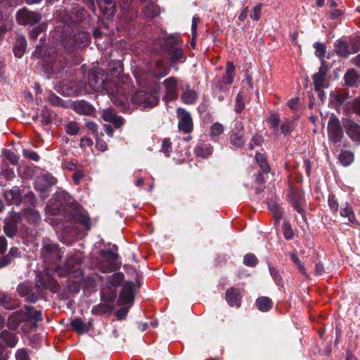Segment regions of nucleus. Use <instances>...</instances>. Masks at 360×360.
<instances>
[{
    "label": "nucleus",
    "instance_id": "1",
    "mask_svg": "<svg viewBox=\"0 0 360 360\" xmlns=\"http://www.w3.org/2000/svg\"><path fill=\"white\" fill-rule=\"evenodd\" d=\"M107 77L101 72L92 71L90 72L88 79V85L94 91L105 90L111 95L112 103L125 110L129 108V96L124 90L122 86H117L111 83H106Z\"/></svg>",
    "mask_w": 360,
    "mask_h": 360
},
{
    "label": "nucleus",
    "instance_id": "2",
    "mask_svg": "<svg viewBox=\"0 0 360 360\" xmlns=\"http://www.w3.org/2000/svg\"><path fill=\"white\" fill-rule=\"evenodd\" d=\"M112 249L101 250L98 253V267L103 273H110L118 269L121 264L118 262L117 247Z\"/></svg>",
    "mask_w": 360,
    "mask_h": 360
},
{
    "label": "nucleus",
    "instance_id": "3",
    "mask_svg": "<svg viewBox=\"0 0 360 360\" xmlns=\"http://www.w3.org/2000/svg\"><path fill=\"white\" fill-rule=\"evenodd\" d=\"M182 39L179 36H172L165 40L164 49L168 52L172 67L176 71L178 63H184L186 56L181 49Z\"/></svg>",
    "mask_w": 360,
    "mask_h": 360
},
{
    "label": "nucleus",
    "instance_id": "4",
    "mask_svg": "<svg viewBox=\"0 0 360 360\" xmlns=\"http://www.w3.org/2000/svg\"><path fill=\"white\" fill-rule=\"evenodd\" d=\"M131 101L143 109L153 108L159 102V93L157 91H139L133 95Z\"/></svg>",
    "mask_w": 360,
    "mask_h": 360
},
{
    "label": "nucleus",
    "instance_id": "5",
    "mask_svg": "<svg viewBox=\"0 0 360 360\" xmlns=\"http://www.w3.org/2000/svg\"><path fill=\"white\" fill-rule=\"evenodd\" d=\"M15 19L20 25L33 26L41 20L42 15L40 12L32 11L27 8H22L17 11Z\"/></svg>",
    "mask_w": 360,
    "mask_h": 360
},
{
    "label": "nucleus",
    "instance_id": "6",
    "mask_svg": "<svg viewBox=\"0 0 360 360\" xmlns=\"http://www.w3.org/2000/svg\"><path fill=\"white\" fill-rule=\"evenodd\" d=\"M41 257L44 262L56 264L57 262L60 260L62 255L58 250L56 243L49 240H44Z\"/></svg>",
    "mask_w": 360,
    "mask_h": 360
},
{
    "label": "nucleus",
    "instance_id": "7",
    "mask_svg": "<svg viewBox=\"0 0 360 360\" xmlns=\"http://www.w3.org/2000/svg\"><path fill=\"white\" fill-rule=\"evenodd\" d=\"M345 131L354 146H360V124L350 118L342 119Z\"/></svg>",
    "mask_w": 360,
    "mask_h": 360
},
{
    "label": "nucleus",
    "instance_id": "8",
    "mask_svg": "<svg viewBox=\"0 0 360 360\" xmlns=\"http://www.w3.org/2000/svg\"><path fill=\"white\" fill-rule=\"evenodd\" d=\"M328 134L329 139L333 143H340L344 136L340 122L335 116L331 117L328 122Z\"/></svg>",
    "mask_w": 360,
    "mask_h": 360
},
{
    "label": "nucleus",
    "instance_id": "9",
    "mask_svg": "<svg viewBox=\"0 0 360 360\" xmlns=\"http://www.w3.org/2000/svg\"><path fill=\"white\" fill-rule=\"evenodd\" d=\"M83 257L80 252H76L72 255H70L63 266H57L56 272L59 276H65L67 274L70 272L77 265H79L83 262Z\"/></svg>",
    "mask_w": 360,
    "mask_h": 360
},
{
    "label": "nucleus",
    "instance_id": "10",
    "mask_svg": "<svg viewBox=\"0 0 360 360\" xmlns=\"http://www.w3.org/2000/svg\"><path fill=\"white\" fill-rule=\"evenodd\" d=\"M176 114L179 117V129L184 133H190L193 130V120L191 114L181 108H178Z\"/></svg>",
    "mask_w": 360,
    "mask_h": 360
},
{
    "label": "nucleus",
    "instance_id": "11",
    "mask_svg": "<svg viewBox=\"0 0 360 360\" xmlns=\"http://www.w3.org/2000/svg\"><path fill=\"white\" fill-rule=\"evenodd\" d=\"M134 284L133 282H126L120 292L118 303L120 305L122 304H131L134 302Z\"/></svg>",
    "mask_w": 360,
    "mask_h": 360
},
{
    "label": "nucleus",
    "instance_id": "12",
    "mask_svg": "<svg viewBox=\"0 0 360 360\" xmlns=\"http://www.w3.org/2000/svg\"><path fill=\"white\" fill-rule=\"evenodd\" d=\"M17 291L21 297H25L29 302L34 303L38 300L37 295L32 292V286L30 283L24 282L19 284L17 287Z\"/></svg>",
    "mask_w": 360,
    "mask_h": 360
},
{
    "label": "nucleus",
    "instance_id": "13",
    "mask_svg": "<svg viewBox=\"0 0 360 360\" xmlns=\"http://www.w3.org/2000/svg\"><path fill=\"white\" fill-rule=\"evenodd\" d=\"M20 219V214L15 212L11 215V218L6 221L4 226V231L8 237L13 238L15 236L17 232V223Z\"/></svg>",
    "mask_w": 360,
    "mask_h": 360
},
{
    "label": "nucleus",
    "instance_id": "14",
    "mask_svg": "<svg viewBox=\"0 0 360 360\" xmlns=\"http://www.w3.org/2000/svg\"><path fill=\"white\" fill-rule=\"evenodd\" d=\"M166 89V98L167 100H173L177 95V80L175 77H170L163 82Z\"/></svg>",
    "mask_w": 360,
    "mask_h": 360
},
{
    "label": "nucleus",
    "instance_id": "15",
    "mask_svg": "<svg viewBox=\"0 0 360 360\" xmlns=\"http://www.w3.org/2000/svg\"><path fill=\"white\" fill-rule=\"evenodd\" d=\"M102 117L104 121L113 124L116 128H120L123 124V119L117 116L110 108L103 110Z\"/></svg>",
    "mask_w": 360,
    "mask_h": 360
},
{
    "label": "nucleus",
    "instance_id": "16",
    "mask_svg": "<svg viewBox=\"0 0 360 360\" xmlns=\"http://www.w3.org/2000/svg\"><path fill=\"white\" fill-rule=\"evenodd\" d=\"M226 300L230 306L239 307L241 301L240 290L237 288H230L226 290Z\"/></svg>",
    "mask_w": 360,
    "mask_h": 360
},
{
    "label": "nucleus",
    "instance_id": "17",
    "mask_svg": "<svg viewBox=\"0 0 360 360\" xmlns=\"http://www.w3.org/2000/svg\"><path fill=\"white\" fill-rule=\"evenodd\" d=\"M4 197L9 204L19 205L22 200L20 190L18 187H13L12 189L7 191Z\"/></svg>",
    "mask_w": 360,
    "mask_h": 360
},
{
    "label": "nucleus",
    "instance_id": "18",
    "mask_svg": "<svg viewBox=\"0 0 360 360\" xmlns=\"http://www.w3.org/2000/svg\"><path fill=\"white\" fill-rule=\"evenodd\" d=\"M26 314L20 311L13 313L8 319V327L11 330H16L19 325L25 320Z\"/></svg>",
    "mask_w": 360,
    "mask_h": 360
},
{
    "label": "nucleus",
    "instance_id": "19",
    "mask_svg": "<svg viewBox=\"0 0 360 360\" xmlns=\"http://www.w3.org/2000/svg\"><path fill=\"white\" fill-rule=\"evenodd\" d=\"M313 83L315 91H321L323 88H326V72L320 68L319 71L313 76Z\"/></svg>",
    "mask_w": 360,
    "mask_h": 360
},
{
    "label": "nucleus",
    "instance_id": "20",
    "mask_svg": "<svg viewBox=\"0 0 360 360\" xmlns=\"http://www.w3.org/2000/svg\"><path fill=\"white\" fill-rule=\"evenodd\" d=\"M27 48V41L23 35H19L17 37L13 47V53L15 57L20 58Z\"/></svg>",
    "mask_w": 360,
    "mask_h": 360
},
{
    "label": "nucleus",
    "instance_id": "21",
    "mask_svg": "<svg viewBox=\"0 0 360 360\" xmlns=\"http://www.w3.org/2000/svg\"><path fill=\"white\" fill-rule=\"evenodd\" d=\"M181 99L186 104H194L197 101L198 94L188 85H186L181 94Z\"/></svg>",
    "mask_w": 360,
    "mask_h": 360
},
{
    "label": "nucleus",
    "instance_id": "22",
    "mask_svg": "<svg viewBox=\"0 0 360 360\" xmlns=\"http://www.w3.org/2000/svg\"><path fill=\"white\" fill-rule=\"evenodd\" d=\"M345 84L349 86H356L358 85L360 77L356 71L352 68L349 69L344 75Z\"/></svg>",
    "mask_w": 360,
    "mask_h": 360
},
{
    "label": "nucleus",
    "instance_id": "23",
    "mask_svg": "<svg viewBox=\"0 0 360 360\" xmlns=\"http://www.w3.org/2000/svg\"><path fill=\"white\" fill-rule=\"evenodd\" d=\"M0 340L9 347H14L18 342V338L13 333L4 330L0 333Z\"/></svg>",
    "mask_w": 360,
    "mask_h": 360
},
{
    "label": "nucleus",
    "instance_id": "24",
    "mask_svg": "<svg viewBox=\"0 0 360 360\" xmlns=\"http://www.w3.org/2000/svg\"><path fill=\"white\" fill-rule=\"evenodd\" d=\"M143 14L150 18H155L160 14V8L153 2H147L142 8Z\"/></svg>",
    "mask_w": 360,
    "mask_h": 360
},
{
    "label": "nucleus",
    "instance_id": "25",
    "mask_svg": "<svg viewBox=\"0 0 360 360\" xmlns=\"http://www.w3.org/2000/svg\"><path fill=\"white\" fill-rule=\"evenodd\" d=\"M74 109L77 113L84 115H91L94 111L93 107L84 101H80L75 103Z\"/></svg>",
    "mask_w": 360,
    "mask_h": 360
},
{
    "label": "nucleus",
    "instance_id": "26",
    "mask_svg": "<svg viewBox=\"0 0 360 360\" xmlns=\"http://www.w3.org/2000/svg\"><path fill=\"white\" fill-rule=\"evenodd\" d=\"M257 308L262 311H269L273 307V302L271 299L267 297H261L256 300Z\"/></svg>",
    "mask_w": 360,
    "mask_h": 360
},
{
    "label": "nucleus",
    "instance_id": "27",
    "mask_svg": "<svg viewBox=\"0 0 360 360\" xmlns=\"http://www.w3.org/2000/svg\"><path fill=\"white\" fill-rule=\"evenodd\" d=\"M336 53L342 58H347L350 55L348 44L342 40L337 41L335 43Z\"/></svg>",
    "mask_w": 360,
    "mask_h": 360
},
{
    "label": "nucleus",
    "instance_id": "28",
    "mask_svg": "<svg viewBox=\"0 0 360 360\" xmlns=\"http://www.w3.org/2000/svg\"><path fill=\"white\" fill-rule=\"evenodd\" d=\"M0 306H4L7 309H14L18 307L17 301L12 302V298L6 293L0 292Z\"/></svg>",
    "mask_w": 360,
    "mask_h": 360
},
{
    "label": "nucleus",
    "instance_id": "29",
    "mask_svg": "<svg viewBox=\"0 0 360 360\" xmlns=\"http://www.w3.org/2000/svg\"><path fill=\"white\" fill-rule=\"evenodd\" d=\"M230 143L236 148L242 147L246 142L247 139L242 133L232 132L229 137Z\"/></svg>",
    "mask_w": 360,
    "mask_h": 360
},
{
    "label": "nucleus",
    "instance_id": "30",
    "mask_svg": "<svg viewBox=\"0 0 360 360\" xmlns=\"http://www.w3.org/2000/svg\"><path fill=\"white\" fill-rule=\"evenodd\" d=\"M354 160V155L350 150H342L339 155V161L344 167L350 165Z\"/></svg>",
    "mask_w": 360,
    "mask_h": 360
},
{
    "label": "nucleus",
    "instance_id": "31",
    "mask_svg": "<svg viewBox=\"0 0 360 360\" xmlns=\"http://www.w3.org/2000/svg\"><path fill=\"white\" fill-rule=\"evenodd\" d=\"M112 307L110 304L105 303H100L94 306L91 309V314L96 316H102L105 314L110 313Z\"/></svg>",
    "mask_w": 360,
    "mask_h": 360
},
{
    "label": "nucleus",
    "instance_id": "32",
    "mask_svg": "<svg viewBox=\"0 0 360 360\" xmlns=\"http://www.w3.org/2000/svg\"><path fill=\"white\" fill-rule=\"evenodd\" d=\"M20 256V252L17 248H11L6 256H4L0 260V267H4L9 264L11 262V259L18 257Z\"/></svg>",
    "mask_w": 360,
    "mask_h": 360
},
{
    "label": "nucleus",
    "instance_id": "33",
    "mask_svg": "<svg viewBox=\"0 0 360 360\" xmlns=\"http://www.w3.org/2000/svg\"><path fill=\"white\" fill-rule=\"evenodd\" d=\"M169 68H168L165 62L162 60H158L155 62V74L158 77H163L169 72Z\"/></svg>",
    "mask_w": 360,
    "mask_h": 360
},
{
    "label": "nucleus",
    "instance_id": "34",
    "mask_svg": "<svg viewBox=\"0 0 360 360\" xmlns=\"http://www.w3.org/2000/svg\"><path fill=\"white\" fill-rule=\"evenodd\" d=\"M65 132L70 136H75L79 134L80 127L75 121H69L64 124Z\"/></svg>",
    "mask_w": 360,
    "mask_h": 360
},
{
    "label": "nucleus",
    "instance_id": "35",
    "mask_svg": "<svg viewBox=\"0 0 360 360\" xmlns=\"http://www.w3.org/2000/svg\"><path fill=\"white\" fill-rule=\"evenodd\" d=\"M70 326L78 334L88 332V328H85L84 323L79 318L73 319L70 323Z\"/></svg>",
    "mask_w": 360,
    "mask_h": 360
},
{
    "label": "nucleus",
    "instance_id": "36",
    "mask_svg": "<svg viewBox=\"0 0 360 360\" xmlns=\"http://www.w3.org/2000/svg\"><path fill=\"white\" fill-rule=\"evenodd\" d=\"M290 259L292 261V262L295 264V265L297 266V269L305 277L308 278L309 275L307 273L306 268L304 265V264L301 262V260L299 259L297 255L295 252H291L290 254Z\"/></svg>",
    "mask_w": 360,
    "mask_h": 360
},
{
    "label": "nucleus",
    "instance_id": "37",
    "mask_svg": "<svg viewBox=\"0 0 360 360\" xmlns=\"http://www.w3.org/2000/svg\"><path fill=\"white\" fill-rule=\"evenodd\" d=\"M124 274L121 272H117L108 277V283L112 287L119 286L124 280Z\"/></svg>",
    "mask_w": 360,
    "mask_h": 360
},
{
    "label": "nucleus",
    "instance_id": "38",
    "mask_svg": "<svg viewBox=\"0 0 360 360\" xmlns=\"http://www.w3.org/2000/svg\"><path fill=\"white\" fill-rule=\"evenodd\" d=\"M255 160L264 173L267 174L270 172L271 167L266 162V159L263 154L257 153L255 155Z\"/></svg>",
    "mask_w": 360,
    "mask_h": 360
},
{
    "label": "nucleus",
    "instance_id": "39",
    "mask_svg": "<svg viewBox=\"0 0 360 360\" xmlns=\"http://www.w3.org/2000/svg\"><path fill=\"white\" fill-rule=\"evenodd\" d=\"M224 131V127L223 124L219 122H214L210 127V136L212 139H214L221 134H222Z\"/></svg>",
    "mask_w": 360,
    "mask_h": 360
},
{
    "label": "nucleus",
    "instance_id": "40",
    "mask_svg": "<svg viewBox=\"0 0 360 360\" xmlns=\"http://www.w3.org/2000/svg\"><path fill=\"white\" fill-rule=\"evenodd\" d=\"M26 313L27 314L28 317L36 321H40L42 320L41 311L39 310H35L34 308L32 306H27L25 307Z\"/></svg>",
    "mask_w": 360,
    "mask_h": 360
},
{
    "label": "nucleus",
    "instance_id": "41",
    "mask_svg": "<svg viewBox=\"0 0 360 360\" xmlns=\"http://www.w3.org/2000/svg\"><path fill=\"white\" fill-rule=\"evenodd\" d=\"M235 76V66L232 62H228L226 69V84H231L233 82Z\"/></svg>",
    "mask_w": 360,
    "mask_h": 360
},
{
    "label": "nucleus",
    "instance_id": "42",
    "mask_svg": "<svg viewBox=\"0 0 360 360\" xmlns=\"http://www.w3.org/2000/svg\"><path fill=\"white\" fill-rule=\"evenodd\" d=\"M213 152V148L210 144H202L196 149V153L198 156L207 158Z\"/></svg>",
    "mask_w": 360,
    "mask_h": 360
},
{
    "label": "nucleus",
    "instance_id": "43",
    "mask_svg": "<svg viewBox=\"0 0 360 360\" xmlns=\"http://www.w3.org/2000/svg\"><path fill=\"white\" fill-rule=\"evenodd\" d=\"M333 98L332 102L335 103L338 105H342L347 99L346 94L341 91H335L330 94Z\"/></svg>",
    "mask_w": 360,
    "mask_h": 360
},
{
    "label": "nucleus",
    "instance_id": "44",
    "mask_svg": "<svg viewBox=\"0 0 360 360\" xmlns=\"http://www.w3.org/2000/svg\"><path fill=\"white\" fill-rule=\"evenodd\" d=\"M340 215L342 217L348 218V220L353 223L355 221V216L349 203L346 202L345 207L340 210Z\"/></svg>",
    "mask_w": 360,
    "mask_h": 360
},
{
    "label": "nucleus",
    "instance_id": "45",
    "mask_svg": "<svg viewBox=\"0 0 360 360\" xmlns=\"http://www.w3.org/2000/svg\"><path fill=\"white\" fill-rule=\"evenodd\" d=\"M268 207L269 210L274 214V217L278 220H281L283 217V212L281 207L274 202L271 201L268 202Z\"/></svg>",
    "mask_w": 360,
    "mask_h": 360
},
{
    "label": "nucleus",
    "instance_id": "46",
    "mask_svg": "<svg viewBox=\"0 0 360 360\" xmlns=\"http://www.w3.org/2000/svg\"><path fill=\"white\" fill-rule=\"evenodd\" d=\"M314 48L315 49V55L321 60V62H323V60L325 58L326 50V46L319 42H316L313 45Z\"/></svg>",
    "mask_w": 360,
    "mask_h": 360
},
{
    "label": "nucleus",
    "instance_id": "47",
    "mask_svg": "<svg viewBox=\"0 0 360 360\" xmlns=\"http://www.w3.org/2000/svg\"><path fill=\"white\" fill-rule=\"evenodd\" d=\"M328 205L333 214L337 216L339 209V204L334 195H329L328 198Z\"/></svg>",
    "mask_w": 360,
    "mask_h": 360
},
{
    "label": "nucleus",
    "instance_id": "48",
    "mask_svg": "<svg viewBox=\"0 0 360 360\" xmlns=\"http://www.w3.org/2000/svg\"><path fill=\"white\" fill-rule=\"evenodd\" d=\"M266 121L270 124V127L274 128L275 129V133H276L278 131V126L281 122L278 115L276 114H272L267 118Z\"/></svg>",
    "mask_w": 360,
    "mask_h": 360
},
{
    "label": "nucleus",
    "instance_id": "49",
    "mask_svg": "<svg viewBox=\"0 0 360 360\" xmlns=\"http://www.w3.org/2000/svg\"><path fill=\"white\" fill-rule=\"evenodd\" d=\"M293 129V123L288 119H285L281 126V132L285 136L288 135L290 132H292Z\"/></svg>",
    "mask_w": 360,
    "mask_h": 360
},
{
    "label": "nucleus",
    "instance_id": "50",
    "mask_svg": "<svg viewBox=\"0 0 360 360\" xmlns=\"http://www.w3.org/2000/svg\"><path fill=\"white\" fill-rule=\"evenodd\" d=\"M257 263V258L252 253L246 254L243 257V264L248 266H255Z\"/></svg>",
    "mask_w": 360,
    "mask_h": 360
},
{
    "label": "nucleus",
    "instance_id": "51",
    "mask_svg": "<svg viewBox=\"0 0 360 360\" xmlns=\"http://www.w3.org/2000/svg\"><path fill=\"white\" fill-rule=\"evenodd\" d=\"M283 236L286 240H290L293 237V231L290 224L288 221H285L283 226Z\"/></svg>",
    "mask_w": 360,
    "mask_h": 360
},
{
    "label": "nucleus",
    "instance_id": "52",
    "mask_svg": "<svg viewBox=\"0 0 360 360\" xmlns=\"http://www.w3.org/2000/svg\"><path fill=\"white\" fill-rule=\"evenodd\" d=\"M245 108V103L243 96L238 93L236 97L235 111L236 113H240Z\"/></svg>",
    "mask_w": 360,
    "mask_h": 360
},
{
    "label": "nucleus",
    "instance_id": "53",
    "mask_svg": "<svg viewBox=\"0 0 360 360\" xmlns=\"http://www.w3.org/2000/svg\"><path fill=\"white\" fill-rule=\"evenodd\" d=\"M22 155L34 162H37L39 160V155L34 151L29 150V149H24L22 150Z\"/></svg>",
    "mask_w": 360,
    "mask_h": 360
},
{
    "label": "nucleus",
    "instance_id": "54",
    "mask_svg": "<svg viewBox=\"0 0 360 360\" xmlns=\"http://www.w3.org/2000/svg\"><path fill=\"white\" fill-rule=\"evenodd\" d=\"M27 213V219L30 223H38L40 221V214L37 210H30Z\"/></svg>",
    "mask_w": 360,
    "mask_h": 360
},
{
    "label": "nucleus",
    "instance_id": "55",
    "mask_svg": "<svg viewBox=\"0 0 360 360\" xmlns=\"http://www.w3.org/2000/svg\"><path fill=\"white\" fill-rule=\"evenodd\" d=\"M16 360H30L29 353L24 348L18 349L15 353Z\"/></svg>",
    "mask_w": 360,
    "mask_h": 360
},
{
    "label": "nucleus",
    "instance_id": "56",
    "mask_svg": "<svg viewBox=\"0 0 360 360\" xmlns=\"http://www.w3.org/2000/svg\"><path fill=\"white\" fill-rule=\"evenodd\" d=\"M61 44L68 51L71 52L73 50L75 40V38L71 36L68 38L67 41L65 39H63Z\"/></svg>",
    "mask_w": 360,
    "mask_h": 360
},
{
    "label": "nucleus",
    "instance_id": "57",
    "mask_svg": "<svg viewBox=\"0 0 360 360\" xmlns=\"http://www.w3.org/2000/svg\"><path fill=\"white\" fill-rule=\"evenodd\" d=\"M161 150L166 156H169L172 150V143L169 139L163 140Z\"/></svg>",
    "mask_w": 360,
    "mask_h": 360
},
{
    "label": "nucleus",
    "instance_id": "58",
    "mask_svg": "<svg viewBox=\"0 0 360 360\" xmlns=\"http://www.w3.org/2000/svg\"><path fill=\"white\" fill-rule=\"evenodd\" d=\"M269 272L277 284L279 285L282 283V277L276 269L274 267H269Z\"/></svg>",
    "mask_w": 360,
    "mask_h": 360
},
{
    "label": "nucleus",
    "instance_id": "59",
    "mask_svg": "<svg viewBox=\"0 0 360 360\" xmlns=\"http://www.w3.org/2000/svg\"><path fill=\"white\" fill-rule=\"evenodd\" d=\"M86 128L91 131L93 135L96 138L98 136V125L94 122H86Z\"/></svg>",
    "mask_w": 360,
    "mask_h": 360
},
{
    "label": "nucleus",
    "instance_id": "60",
    "mask_svg": "<svg viewBox=\"0 0 360 360\" xmlns=\"http://www.w3.org/2000/svg\"><path fill=\"white\" fill-rule=\"evenodd\" d=\"M262 11V4H259L254 7L253 14L250 15V18L254 20H259L261 15Z\"/></svg>",
    "mask_w": 360,
    "mask_h": 360
},
{
    "label": "nucleus",
    "instance_id": "61",
    "mask_svg": "<svg viewBox=\"0 0 360 360\" xmlns=\"http://www.w3.org/2000/svg\"><path fill=\"white\" fill-rule=\"evenodd\" d=\"M84 176V174L82 170H77L72 174V179L76 184H79Z\"/></svg>",
    "mask_w": 360,
    "mask_h": 360
},
{
    "label": "nucleus",
    "instance_id": "62",
    "mask_svg": "<svg viewBox=\"0 0 360 360\" xmlns=\"http://www.w3.org/2000/svg\"><path fill=\"white\" fill-rule=\"evenodd\" d=\"M96 147L98 150L104 152L107 150L108 145L105 141L98 139H96Z\"/></svg>",
    "mask_w": 360,
    "mask_h": 360
},
{
    "label": "nucleus",
    "instance_id": "63",
    "mask_svg": "<svg viewBox=\"0 0 360 360\" xmlns=\"http://www.w3.org/2000/svg\"><path fill=\"white\" fill-rule=\"evenodd\" d=\"M93 143L92 139L89 137L84 136L80 139V146L82 147H90Z\"/></svg>",
    "mask_w": 360,
    "mask_h": 360
},
{
    "label": "nucleus",
    "instance_id": "64",
    "mask_svg": "<svg viewBox=\"0 0 360 360\" xmlns=\"http://www.w3.org/2000/svg\"><path fill=\"white\" fill-rule=\"evenodd\" d=\"M41 30L39 27H34L30 32V38L31 40L34 41L37 39L39 34L41 33Z\"/></svg>",
    "mask_w": 360,
    "mask_h": 360
}]
</instances>
